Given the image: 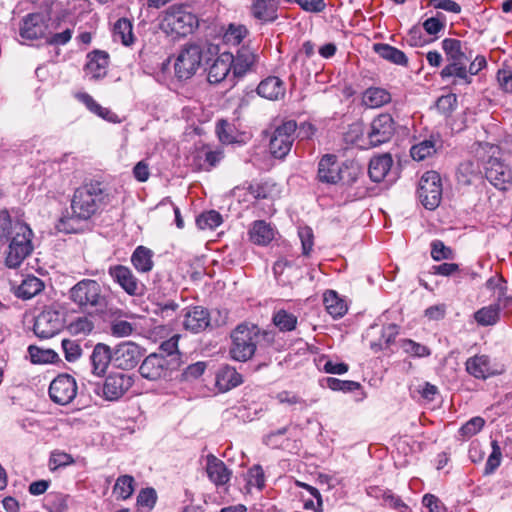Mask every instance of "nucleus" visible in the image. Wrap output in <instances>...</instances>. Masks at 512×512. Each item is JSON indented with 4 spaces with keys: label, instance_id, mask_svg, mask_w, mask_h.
I'll return each instance as SVG.
<instances>
[{
    "label": "nucleus",
    "instance_id": "nucleus-1",
    "mask_svg": "<svg viewBox=\"0 0 512 512\" xmlns=\"http://www.w3.org/2000/svg\"><path fill=\"white\" fill-rule=\"evenodd\" d=\"M32 230L23 222H13L8 211H0V243L9 241L6 265L16 268L32 252Z\"/></svg>",
    "mask_w": 512,
    "mask_h": 512
},
{
    "label": "nucleus",
    "instance_id": "nucleus-2",
    "mask_svg": "<svg viewBox=\"0 0 512 512\" xmlns=\"http://www.w3.org/2000/svg\"><path fill=\"white\" fill-rule=\"evenodd\" d=\"M110 195L102 183L92 181L75 189L71 199L72 216L78 220H89L110 203Z\"/></svg>",
    "mask_w": 512,
    "mask_h": 512
},
{
    "label": "nucleus",
    "instance_id": "nucleus-3",
    "mask_svg": "<svg viewBox=\"0 0 512 512\" xmlns=\"http://www.w3.org/2000/svg\"><path fill=\"white\" fill-rule=\"evenodd\" d=\"M218 45L206 43L204 45L191 43L185 45L179 52L174 63V73L179 80H188L193 77L201 66L203 59L207 62L209 56L217 55Z\"/></svg>",
    "mask_w": 512,
    "mask_h": 512
},
{
    "label": "nucleus",
    "instance_id": "nucleus-4",
    "mask_svg": "<svg viewBox=\"0 0 512 512\" xmlns=\"http://www.w3.org/2000/svg\"><path fill=\"white\" fill-rule=\"evenodd\" d=\"M232 346L230 355L234 360L245 362L255 353L257 345L262 340L270 342L272 336L267 331H261L256 325H238L231 334Z\"/></svg>",
    "mask_w": 512,
    "mask_h": 512
},
{
    "label": "nucleus",
    "instance_id": "nucleus-5",
    "mask_svg": "<svg viewBox=\"0 0 512 512\" xmlns=\"http://www.w3.org/2000/svg\"><path fill=\"white\" fill-rule=\"evenodd\" d=\"M68 299L84 313L102 310L107 304L102 286L93 279L78 281L69 289Z\"/></svg>",
    "mask_w": 512,
    "mask_h": 512
},
{
    "label": "nucleus",
    "instance_id": "nucleus-6",
    "mask_svg": "<svg viewBox=\"0 0 512 512\" xmlns=\"http://www.w3.org/2000/svg\"><path fill=\"white\" fill-rule=\"evenodd\" d=\"M297 122L283 121L272 132L269 140V151L274 158L284 159L291 151L296 139Z\"/></svg>",
    "mask_w": 512,
    "mask_h": 512
},
{
    "label": "nucleus",
    "instance_id": "nucleus-7",
    "mask_svg": "<svg viewBox=\"0 0 512 512\" xmlns=\"http://www.w3.org/2000/svg\"><path fill=\"white\" fill-rule=\"evenodd\" d=\"M442 191L441 177L436 171H427L421 176L417 194L426 209L434 210L440 205Z\"/></svg>",
    "mask_w": 512,
    "mask_h": 512
},
{
    "label": "nucleus",
    "instance_id": "nucleus-8",
    "mask_svg": "<svg viewBox=\"0 0 512 512\" xmlns=\"http://www.w3.org/2000/svg\"><path fill=\"white\" fill-rule=\"evenodd\" d=\"M143 352V349L132 341L121 342L112 349V364L117 369L131 370L138 365Z\"/></svg>",
    "mask_w": 512,
    "mask_h": 512
},
{
    "label": "nucleus",
    "instance_id": "nucleus-9",
    "mask_svg": "<svg viewBox=\"0 0 512 512\" xmlns=\"http://www.w3.org/2000/svg\"><path fill=\"white\" fill-rule=\"evenodd\" d=\"M64 327L62 314L54 307H47L35 319L33 331L42 339H48L58 334Z\"/></svg>",
    "mask_w": 512,
    "mask_h": 512
},
{
    "label": "nucleus",
    "instance_id": "nucleus-10",
    "mask_svg": "<svg viewBox=\"0 0 512 512\" xmlns=\"http://www.w3.org/2000/svg\"><path fill=\"white\" fill-rule=\"evenodd\" d=\"M395 131L396 124L393 117L388 113H382L372 120L366 135L369 144L377 147L389 142Z\"/></svg>",
    "mask_w": 512,
    "mask_h": 512
},
{
    "label": "nucleus",
    "instance_id": "nucleus-11",
    "mask_svg": "<svg viewBox=\"0 0 512 512\" xmlns=\"http://www.w3.org/2000/svg\"><path fill=\"white\" fill-rule=\"evenodd\" d=\"M78 391L74 377L69 374H60L55 377L49 386L50 399L58 405L70 404Z\"/></svg>",
    "mask_w": 512,
    "mask_h": 512
},
{
    "label": "nucleus",
    "instance_id": "nucleus-12",
    "mask_svg": "<svg viewBox=\"0 0 512 512\" xmlns=\"http://www.w3.org/2000/svg\"><path fill=\"white\" fill-rule=\"evenodd\" d=\"M492 156L488 159L485 166V176L487 180L496 188L505 190L506 185L512 181V171L500 159L494 157L499 151V147L490 146Z\"/></svg>",
    "mask_w": 512,
    "mask_h": 512
},
{
    "label": "nucleus",
    "instance_id": "nucleus-13",
    "mask_svg": "<svg viewBox=\"0 0 512 512\" xmlns=\"http://www.w3.org/2000/svg\"><path fill=\"white\" fill-rule=\"evenodd\" d=\"M197 23L195 16L180 9H171L163 17L160 29L163 32H192Z\"/></svg>",
    "mask_w": 512,
    "mask_h": 512
},
{
    "label": "nucleus",
    "instance_id": "nucleus-14",
    "mask_svg": "<svg viewBox=\"0 0 512 512\" xmlns=\"http://www.w3.org/2000/svg\"><path fill=\"white\" fill-rule=\"evenodd\" d=\"M108 274L128 295L141 294L142 285L129 267L121 264L112 265L108 269Z\"/></svg>",
    "mask_w": 512,
    "mask_h": 512
},
{
    "label": "nucleus",
    "instance_id": "nucleus-15",
    "mask_svg": "<svg viewBox=\"0 0 512 512\" xmlns=\"http://www.w3.org/2000/svg\"><path fill=\"white\" fill-rule=\"evenodd\" d=\"M139 372L143 378L151 381L166 378L169 374V360L161 354L152 353L143 360Z\"/></svg>",
    "mask_w": 512,
    "mask_h": 512
},
{
    "label": "nucleus",
    "instance_id": "nucleus-16",
    "mask_svg": "<svg viewBox=\"0 0 512 512\" xmlns=\"http://www.w3.org/2000/svg\"><path fill=\"white\" fill-rule=\"evenodd\" d=\"M343 165L338 162L337 156L325 154L318 163V180L322 183L336 184L344 179Z\"/></svg>",
    "mask_w": 512,
    "mask_h": 512
},
{
    "label": "nucleus",
    "instance_id": "nucleus-17",
    "mask_svg": "<svg viewBox=\"0 0 512 512\" xmlns=\"http://www.w3.org/2000/svg\"><path fill=\"white\" fill-rule=\"evenodd\" d=\"M133 385V378L123 373L110 374L103 384V396L106 400L120 399Z\"/></svg>",
    "mask_w": 512,
    "mask_h": 512
},
{
    "label": "nucleus",
    "instance_id": "nucleus-18",
    "mask_svg": "<svg viewBox=\"0 0 512 512\" xmlns=\"http://www.w3.org/2000/svg\"><path fill=\"white\" fill-rule=\"evenodd\" d=\"M234 62V55L230 52H223L217 56L208 69L207 79L211 84H218L225 79H232V64Z\"/></svg>",
    "mask_w": 512,
    "mask_h": 512
},
{
    "label": "nucleus",
    "instance_id": "nucleus-19",
    "mask_svg": "<svg viewBox=\"0 0 512 512\" xmlns=\"http://www.w3.org/2000/svg\"><path fill=\"white\" fill-rule=\"evenodd\" d=\"M109 66V54L103 50H94L87 54V62L84 66L85 77L90 80H100L107 75Z\"/></svg>",
    "mask_w": 512,
    "mask_h": 512
},
{
    "label": "nucleus",
    "instance_id": "nucleus-20",
    "mask_svg": "<svg viewBox=\"0 0 512 512\" xmlns=\"http://www.w3.org/2000/svg\"><path fill=\"white\" fill-rule=\"evenodd\" d=\"M257 60L255 48L250 45H243L237 50L232 64V79L243 77L250 71L254 70Z\"/></svg>",
    "mask_w": 512,
    "mask_h": 512
},
{
    "label": "nucleus",
    "instance_id": "nucleus-21",
    "mask_svg": "<svg viewBox=\"0 0 512 512\" xmlns=\"http://www.w3.org/2000/svg\"><path fill=\"white\" fill-rule=\"evenodd\" d=\"M205 470L209 480L217 487L226 485L232 476V471L226 464L213 454L206 456Z\"/></svg>",
    "mask_w": 512,
    "mask_h": 512
},
{
    "label": "nucleus",
    "instance_id": "nucleus-22",
    "mask_svg": "<svg viewBox=\"0 0 512 512\" xmlns=\"http://www.w3.org/2000/svg\"><path fill=\"white\" fill-rule=\"evenodd\" d=\"M70 39L71 34H19L17 41L22 45L41 47L44 45H65Z\"/></svg>",
    "mask_w": 512,
    "mask_h": 512
},
{
    "label": "nucleus",
    "instance_id": "nucleus-23",
    "mask_svg": "<svg viewBox=\"0 0 512 512\" xmlns=\"http://www.w3.org/2000/svg\"><path fill=\"white\" fill-rule=\"evenodd\" d=\"M183 317L184 328L192 333L204 331L210 325L208 311L200 306L187 308Z\"/></svg>",
    "mask_w": 512,
    "mask_h": 512
},
{
    "label": "nucleus",
    "instance_id": "nucleus-24",
    "mask_svg": "<svg viewBox=\"0 0 512 512\" xmlns=\"http://www.w3.org/2000/svg\"><path fill=\"white\" fill-rule=\"evenodd\" d=\"M111 352L112 349L104 343H98L94 346L90 355L91 372L93 375L98 377L105 375L109 364L112 363Z\"/></svg>",
    "mask_w": 512,
    "mask_h": 512
},
{
    "label": "nucleus",
    "instance_id": "nucleus-25",
    "mask_svg": "<svg viewBox=\"0 0 512 512\" xmlns=\"http://www.w3.org/2000/svg\"><path fill=\"white\" fill-rule=\"evenodd\" d=\"M223 158L221 150H211L208 146H202L196 149L192 166L197 170L209 171L215 167Z\"/></svg>",
    "mask_w": 512,
    "mask_h": 512
},
{
    "label": "nucleus",
    "instance_id": "nucleus-26",
    "mask_svg": "<svg viewBox=\"0 0 512 512\" xmlns=\"http://www.w3.org/2000/svg\"><path fill=\"white\" fill-rule=\"evenodd\" d=\"M439 148H441L439 136L430 135L428 138L418 140L414 143L410 148V155L415 161H423L436 154Z\"/></svg>",
    "mask_w": 512,
    "mask_h": 512
},
{
    "label": "nucleus",
    "instance_id": "nucleus-27",
    "mask_svg": "<svg viewBox=\"0 0 512 512\" xmlns=\"http://www.w3.org/2000/svg\"><path fill=\"white\" fill-rule=\"evenodd\" d=\"M465 370L472 377L481 380H485L493 374L490 358L483 354L468 358L465 362Z\"/></svg>",
    "mask_w": 512,
    "mask_h": 512
},
{
    "label": "nucleus",
    "instance_id": "nucleus-28",
    "mask_svg": "<svg viewBox=\"0 0 512 512\" xmlns=\"http://www.w3.org/2000/svg\"><path fill=\"white\" fill-rule=\"evenodd\" d=\"M257 93L263 98L278 100L284 97L285 86L280 78L270 76L260 82L257 87Z\"/></svg>",
    "mask_w": 512,
    "mask_h": 512
},
{
    "label": "nucleus",
    "instance_id": "nucleus-29",
    "mask_svg": "<svg viewBox=\"0 0 512 512\" xmlns=\"http://www.w3.org/2000/svg\"><path fill=\"white\" fill-rule=\"evenodd\" d=\"M242 383V376L235 368L230 366L221 367L215 377V384L220 392H226Z\"/></svg>",
    "mask_w": 512,
    "mask_h": 512
},
{
    "label": "nucleus",
    "instance_id": "nucleus-30",
    "mask_svg": "<svg viewBox=\"0 0 512 512\" xmlns=\"http://www.w3.org/2000/svg\"><path fill=\"white\" fill-rule=\"evenodd\" d=\"M273 227L264 220L254 221L249 229L251 242L257 245H268L274 239Z\"/></svg>",
    "mask_w": 512,
    "mask_h": 512
},
{
    "label": "nucleus",
    "instance_id": "nucleus-31",
    "mask_svg": "<svg viewBox=\"0 0 512 512\" xmlns=\"http://www.w3.org/2000/svg\"><path fill=\"white\" fill-rule=\"evenodd\" d=\"M393 164L389 154L373 157L370 160L368 173L373 182H381L387 176Z\"/></svg>",
    "mask_w": 512,
    "mask_h": 512
},
{
    "label": "nucleus",
    "instance_id": "nucleus-32",
    "mask_svg": "<svg viewBox=\"0 0 512 512\" xmlns=\"http://www.w3.org/2000/svg\"><path fill=\"white\" fill-rule=\"evenodd\" d=\"M373 51L382 59L400 66L408 65V58L405 53L389 44L375 43L372 47Z\"/></svg>",
    "mask_w": 512,
    "mask_h": 512
},
{
    "label": "nucleus",
    "instance_id": "nucleus-33",
    "mask_svg": "<svg viewBox=\"0 0 512 512\" xmlns=\"http://www.w3.org/2000/svg\"><path fill=\"white\" fill-rule=\"evenodd\" d=\"M278 2L276 0H254L253 16L263 22H271L277 18Z\"/></svg>",
    "mask_w": 512,
    "mask_h": 512
},
{
    "label": "nucleus",
    "instance_id": "nucleus-34",
    "mask_svg": "<svg viewBox=\"0 0 512 512\" xmlns=\"http://www.w3.org/2000/svg\"><path fill=\"white\" fill-rule=\"evenodd\" d=\"M391 94L384 88L370 87L362 97L363 105L367 108H379L391 102Z\"/></svg>",
    "mask_w": 512,
    "mask_h": 512
},
{
    "label": "nucleus",
    "instance_id": "nucleus-35",
    "mask_svg": "<svg viewBox=\"0 0 512 512\" xmlns=\"http://www.w3.org/2000/svg\"><path fill=\"white\" fill-rule=\"evenodd\" d=\"M153 252L145 247L138 246L131 255V263L140 273L150 272L153 268Z\"/></svg>",
    "mask_w": 512,
    "mask_h": 512
},
{
    "label": "nucleus",
    "instance_id": "nucleus-36",
    "mask_svg": "<svg viewBox=\"0 0 512 512\" xmlns=\"http://www.w3.org/2000/svg\"><path fill=\"white\" fill-rule=\"evenodd\" d=\"M78 99L94 114L112 123L118 122V116L112 112L109 108L102 107L97 103L94 98L87 94L81 93L78 95Z\"/></svg>",
    "mask_w": 512,
    "mask_h": 512
},
{
    "label": "nucleus",
    "instance_id": "nucleus-37",
    "mask_svg": "<svg viewBox=\"0 0 512 512\" xmlns=\"http://www.w3.org/2000/svg\"><path fill=\"white\" fill-rule=\"evenodd\" d=\"M45 287L44 282L33 275L27 276L18 287L17 295L22 299H31Z\"/></svg>",
    "mask_w": 512,
    "mask_h": 512
},
{
    "label": "nucleus",
    "instance_id": "nucleus-38",
    "mask_svg": "<svg viewBox=\"0 0 512 512\" xmlns=\"http://www.w3.org/2000/svg\"><path fill=\"white\" fill-rule=\"evenodd\" d=\"M324 304L327 312L334 318L342 317L347 312L345 301L335 291H327L324 294Z\"/></svg>",
    "mask_w": 512,
    "mask_h": 512
},
{
    "label": "nucleus",
    "instance_id": "nucleus-39",
    "mask_svg": "<svg viewBox=\"0 0 512 512\" xmlns=\"http://www.w3.org/2000/svg\"><path fill=\"white\" fill-rule=\"evenodd\" d=\"M469 60H461V61H452L451 64L446 65L441 71V77L443 79L449 77H457L460 80H463L465 83H470L471 80L468 76V71L466 69V63Z\"/></svg>",
    "mask_w": 512,
    "mask_h": 512
},
{
    "label": "nucleus",
    "instance_id": "nucleus-40",
    "mask_svg": "<svg viewBox=\"0 0 512 512\" xmlns=\"http://www.w3.org/2000/svg\"><path fill=\"white\" fill-rule=\"evenodd\" d=\"M134 492V478L130 475H122L117 478L113 487V494L117 499L126 500Z\"/></svg>",
    "mask_w": 512,
    "mask_h": 512
},
{
    "label": "nucleus",
    "instance_id": "nucleus-41",
    "mask_svg": "<svg viewBox=\"0 0 512 512\" xmlns=\"http://www.w3.org/2000/svg\"><path fill=\"white\" fill-rule=\"evenodd\" d=\"M499 306L496 304L483 307L475 312L474 318L479 325H494L499 320Z\"/></svg>",
    "mask_w": 512,
    "mask_h": 512
},
{
    "label": "nucleus",
    "instance_id": "nucleus-42",
    "mask_svg": "<svg viewBox=\"0 0 512 512\" xmlns=\"http://www.w3.org/2000/svg\"><path fill=\"white\" fill-rule=\"evenodd\" d=\"M272 320L274 325L283 332L292 331L297 325V317L284 309L275 312Z\"/></svg>",
    "mask_w": 512,
    "mask_h": 512
},
{
    "label": "nucleus",
    "instance_id": "nucleus-43",
    "mask_svg": "<svg viewBox=\"0 0 512 512\" xmlns=\"http://www.w3.org/2000/svg\"><path fill=\"white\" fill-rule=\"evenodd\" d=\"M442 47L447 57L451 61L469 60L462 49V44L457 39H445L442 42Z\"/></svg>",
    "mask_w": 512,
    "mask_h": 512
},
{
    "label": "nucleus",
    "instance_id": "nucleus-44",
    "mask_svg": "<svg viewBox=\"0 0 512 512\" xmlns=\"http://www.w3.org/2000/svg\"><path fill=\"white\" fill-rule=\"evenodd\" d=\"M46 17L42 13H30L23 18L20 32H42Z\"/></svg>",
    "mask_w": 512,
    "mask_h": 512
},
{
    "label": "nucleus",
    "instance_id": "nucleus-45",
    "mask_svg": "<svg viewBox=\"0 0 512 512\" xmlns=\"http://www.w3.org/2000/svg\"><path fill=\"white\" fill-rule=\"evenodd\" d=\"M222 223V216L215 210H210L200 214L196 218V225L199 229H215Z\"/></svg>",
    "mask_w": 512,
    "mask_h": 512
},
{
    "label": "nucleus",
    "instance_id": "nucleus-46",
    "mask_svg": "<svg viewBox=\"0 0 512 512\" xmlns=\"http://www.w3.org/2000/svg\"><path fill=\"white\" fill-rule=\"evenodd\" d=\"M401 347L405 353L412 357H428L431 354V350L427 346L411 339H403Z\"/></svg>",
    "mask_w": 512,
    "mask_h": 512
},
{
    "label": "nucleus",
    "instance_id": "nucleus-47",
    "mask_svg": "<svg viewBox=\"0 0 512 512\" xmlns=\"http://www.w3.org/2000/svg\"><path fill=\"white\" fill-rule=\"evenodd\" d=\"M486 287L488 289L494 290L497 294V301L501 302L502 300H506L507 302L512 303V298L506 296L507 286L506 281L501 276H494L487 280Z\"/></svg>",
    "mask_w": 512,
    "mask_h": 512
},
{
    "label": "nucleus",
    "instance_id": "nucleus-48",
    "mask_svg": "<svg viewBox=\"0 0 512 512\" xmlns=\"http://www.w3.org/2000/svg\"><path fill=\"white\" fill-rule=\"evenodd\" d=\"M491 454L489 455L484 469L485 475H490L495 472V470L500 466L501 464V458H502V452L501 448L496 440H493L491 442Z\"/></svg>",
    "mask_w": 512,
    "mask_h": 512
},
{
    "label": "nucleus",
    "instance_id": "nucleus-49",
    "mask_svg": "<svg viewBox=\"0 0 512 512\" xmlns=\"http://www.w3.org/2000/svg\"><path fill=\"white\" fill-rule=\"evenodd\" d=\"M326 386L333 391L351 392L360 388V383L351 380H340L334 377L325 379Z\"/></svg>",
    "mask_w": 512,
    "mask_h": 512
},
{
    "label": "nucleus",
    "instance_id": "nucleus-50",
    "mask_svg": "<svg viewBox=\"0 0 512 512\" xmlns=\"http://www.w3.org/2000/svg\"><path fill=\"white\" fill-rule=\"evenodd\" d=\"M93 329L94 324L87 316L76 318L68 326L69 332L74 335H86L89 334Z\"/></svg>",
    "mask_w": 512,
    "mask_h": 512
},
{
    "label": "nucleus",
    "instance_id": "nucleus-51",
    "mask_svg": "<svg viewBox=\"0 0 512 512\" xmlns=\"http://www.w3.org/2000/svg\"><path fill=\"white\" fill-rule=\"evenodd\" d=\"M73 463L74 459L70 454L59 450L51 452L49 458V468L51 471H55L61 467H66Z\"/></svg>",
    "mask_w": 512,
    "mask_h": 512
},
{
    "label": "nucleus",
    "instance_id": "nucleus-52",
    "mask_svg": "<svg viewBox=\"0 0 512 512\" xmlns=\"http://www.w3.org/2000/svg\"><path fill=\"white\" fill-rule=\"evenodd\" d=\"M431 257L435 261L451 260L454 258V252L450 247L440 240H435L431 244Z\"/></svg>",
    "mask_w": 512,
    "mask_h": 512
},
{
    "label": "nucleus",
    "instance_id": "nucleus-53",
    "mask_svg": "<svg viewBox=\"0 0 512 512\" xmlns=\"http://www.w3.org/2000/svg\"><path fill=\"white\" fill-rule=\"evenodd\" d=\"M247 485L262 490L265 486V475L260 465H254L247 472Z\"/></svg>",
    "mask_w": 512,
    "mask_h": 512
},
{
    "label": "nucleus",
    "instance_id": "nucleus-54",
    "mask_svg": "<svg viewBox=\"0 0 512 512\" xmlns=\"http://www.w3.org/2000/svg\"><path fill=\"white\" fill-rule=\"evenodd\" d=\"M62 348L64 351L65 359L68 362H74L81 356V346L75 340L63 339Z\"/></svg>",
    "mask_w": 512,
    "mask_h": 512
},
{
    "label": "nucleus",
    "instance_id": "nucleus-55",
    "mask_svg": "<svg viewBox=\"0 0 512 512\" xmlns=\"http://www.w3.org/2000/svg\"><path fill=\"white\" fill-rule=\"evenodd\" d=\"M485 421L481 417H473L467 421L459 430L460 434L465 438H470L477 434L484 426Z\"/></svg>",
    "mask_w": 512,
    "mask_h": 512
},
{
    "label": "nucleus",
    "instance_id": "nucleus-56",
    "mask_svg": "<svg viewBox=\"0 0 512 512\" xmlns=\"http://www.w3.org/2000/svg\"><path fill=\"white\" fill-rule=\"evenodd\" d=\"M111 334L114 337H127L134 331V326L126 320H114L110 326Z\"/></svg>",
    "mask_w": 512,
    "mask_h": 512
},
{
    "label": "nucleus",
    "instance_id": "nucleus-57",
    "mask_svg": "<svg viewBox=\"0 0 512 512\" xmlns=\"http://www.w3.org/2000/svg\"><path fill=\"white\" fill-rule=\"evenodd\" d=\"M28 353L30 356V360L32 363H48L50 359H52L55 354L51 350H42L37 346L30 345L28 347Z\"/></svg>",
    "mask_w": 512,
    "mask_h": 512
},
{
    "label": "nucleus",
    "instance_id": "nucleus-58",
    "mask_svg": "<svg viewBox=\"0 0 512 512\" xmlns=\"http://www.w3.org/2000/svg\"><path fill=\"white\" fill-rule=\"evenodd\" d=\"M299 238L302 244V253L305 256L310 255L314 245V235L310 227H301L298 231Z\"/></svg>",
    "mask_w": 512,
    "mask_h": 512
},
{
    "label": "nucleus",
    "instance_id": "nucleus-59",
    "mask_svg": "<svg viewBox=\"0 0 512 512\" xmlns=\"http://www.w3.org/2000/svg\"><path fill=\"white\" fill-rule=\"evenodd\" d=\"M275 398L278 400L281 404H287V405H300L302 408L307 407L306 401L301 398L298 394L291 392V391H280L276 394Z\"/></svg>",
    "mask_w": 512,
    "mask_h": 512
},
{
    "label": "nucleus",
    "instance_id": "nucleus-60",
    "mask_svg": "<svg viewBox=\"0 0 512 512\" xmlns=\"http://www.w3.org/2000/svg\"><path fill=\"white\" fill-rule=\"evenodd\" d=\"M216 133L222 143H232L234 141L232 127L227 120L221 119L217 122Z\"/></svg>",
    "mask_w": 512,
    "mask_h": 512
},
{
    "label": "nucleus",
    "instance_id": "nucleus-61",
    "mask_svg": "<svg viewBox=\"0 0 512 512\" xmlns=\"http://www.w3.org/2000/svg\"><path fill=\"white\" fill-rule=\"evenodd\" d=\"M456 103V95L447 94L438 98L436 102V107L441 113L450 114L455 109Z\"/></svg>",
    "mask_w": 512,
    "mask_h": 512
},
{
    "label": "nucleus",
    "instance_id": "nucleus-62",
    "mask_svg": "<svg viewBox=\"0 0 512 512\" xmlns=\"http://www.w3.org/2000/svg\"><path fill=\"white\" fill-rule=\"evenodd\" d=\"M446 18L445 15L438 12L436 16L428 18L423 26L426 32H440L445 29Z\"/></svg>",
    "mask_w": 512,
    "mask_h": 512
},
{
    "label": "nucleus",
    "instance_id": "nucleus-63",
    "mask_svg": "<svg viewBox=\"0 0 512 512\" xmlns=\"http://www.w3.org/2000/svg\"><path fill=\"white\" fill-rule=\"evenodd\" d=\"M157 500L156 491L153 488L141 490L137 496V504L141 507L152 508Z\"/></svg>",
    "mask_w": 512,
    "mask_h": 512
},
{
    "label": "nucleus",
    "instance_id": "nucleus-64",
    "mask_svg": "<svg viewBox=\"0 0 512 512\" xmlns=\"http://www.w3.org/2000/svg\"><path fill=\"white\" fill-rule=\"evenodd\" d=\"M156 314H160L163 318L171 317L178 309V304L173 300H158L156 302Z\"/></svg>",
    "mask_w": 512,
    "mask_h": 512
}]
</instances>
